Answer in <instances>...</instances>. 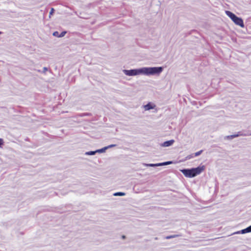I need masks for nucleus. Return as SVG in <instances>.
Segmentation results:
<instances>
[{
  "label": "nucleus",
  "mask_w": 251,
  "mask_h": 251,
  "mask_svg": "<svg viewBox=\"0 0 251 251\" xmlns=\"http://www.w3.org/2000/svg\"><path fill=\"white\" fill-rule=\"evenodd\" d=\"M204 169L205 167L202 166L191 169H183L181 170L180 171L186 177H193L201 174L204 171Z\"/></svg>",
  "instance_id": "f257e3e1"
},
{
  "label": "nucleus",
  "mask_w": 251,
  "mask_h": 251,
  "mask_svg": "<svg viewBox=\"0 0 251 251\" xmlns=\"http://www.w3.org/2000/svg\"><path fill=\"white\" fill-rule=\"evenodd\" d=\"M226 13L236 25H239L241 27H244V22L241 18L237 17L234 14L230 11H226Z\"/></svg>",
  "instance_id": "f03ea898"
},
{
  "label": "nucleus",
  "mask_w": 251,
  "mask_h": 251,
  "mask_svg": "<svg viewBox=\"0 0 251 251\" xmlns=\"http://www.w3.org/2000/svg\"><path fill=\"white\" fill-rule=\"evenodd\" d=\"M163 70L162 67H152L143 68V73L146 75H154L160 73Z\"/></svg>",
  "instance_id": "7ed1b4c3"
},
{
  "label": "nucleus",
  "mask_w": 251,
  "mask_h": 251,
  "mask_svg": "<svg viewBox=\"0 0 251 251\" xmlns=\"http://www.w3.org/2000/svg\"><path fill=\"white\" fill-rule=\"evenodd\" d=\"M142 73H143V69L140 70H125V74L129 76L136 75Z\"/></svg>",
  "instance_id": "20e7f679"
},
{
  "label": "nucleus",
  "mask_w": 251,
  "mask_h": 251,
  "mask_svg": "<svg viewBox=\"0 0 251 251\" xmlns=\"http://www.w3.org/2000/svg\"><path fill=\"white\" fill-rule=\"evenodd\" d=\"M172 163V161H167V162H163V163H158V164H149V166H151V167H153V166H163V165H169V164H171Z\"/></svg>",
  "instance_id": "39448f33"
},
{
  "label": "nucleus",
  "mask_w": 251,
  "mask_h": 251,
  "mask_svg": "<svg viewBox=\"0 0 251 251\" xmlns=\"http://www.w3.org/2000/svg\"><path fill=\"white\" fill-rule=\"evenodd\" d=\"M155 105L152 103H149L147 104L144 106L145 110H149L151 109H153L155 107Z\"/></svg>",
  "instance_id": "423d86ee"
},
{
  "label": "nucleus",
  "mask_w": 251,
  "mask_h": 251,
  "mask_svg": "<svg viewBox=\"0 0 251 251\" xmlns=\"http://www.w3.org/2000/svg\"><path fill=\"white\" fill-rule=\"evenodd\" d=\"M174 143V140H171L164 142L162 145L163 147H169L170 146H171Z\"/></svg>",
  "instance_id": "0eeeda50"
},
{
  "label": "nucleus",
  "mask_w": 251,
  "mask_h": 251,
  "mask_svg": "<svg viewBox=\"0 0 251 251\" xmlns=\"http://www.w3.org/2000/svg\"><path fill=\"white\" fill-rule=\"evenodd\" d=\"M203 151L202 150H201L198 152H196L195 154H194V156H198L199 155H200L202 152Z\"/></svg>",
  "instance_id": "6e6552de"
},
{
  "label": "nucleus",
  "mask_w": 251,
  "mask_h": 251,
  "mask_svg": "<svg viewBox=\"0 0 251 251\" xmlns=\"http://www.w3.org/2000/svg\"><path fill=\"white\" fill-rule=\"evenodd\" d=\"M249 232L248 227L241 230V233L244 234Z\"/></svg>",
  "instance_id": "1a4fd4ad"
},
{
  "label": "nucleus",
  "mask_w": 251,
  "mask_h": 251,
  "mask_svg": "<svg viewBox=\"0 0 251 251\" xmlns=\"http://www.w3.org/2000/svg\"><path fill=\"white\" fill-rule=\"evenodd\" d=\"M53 35L55 37H59V34L58 31H55L53 33Z\"/></svg>",
  "instance_id": "9d476101"
},
{
  "label": "nucleus",
  "mask_w": 251,
  "mask_h": 251,
  "mask_svg": "<svg viewBox=\"0 0 251 251\" xmlns=\"http://www.w3.org/2000/svg\"><path fill=\"white\" fill-rule=\"evenodd\" d=\"M115 196H124L125 195V193L122 192H118L115 194H114Z\"/></svg>",
  "instance_id": "9b49d317"
},
{
  "label": "nucleus",
  "mask_w": 251,
  "mask_h": 251,
  "mask_svg": "<svg viewBox=\"0 0 251 251\" xmlns=\"http://www.w3.org/2000/svg\"><path fill=\"white\" fill-rule=\"evenodd\" d=\"M194 156H195L194 154L189 155L187 156H186V159H190L194 157Z\"/></svg>",
  "instance_id": "f8f14e48"
},
{
  "label": "nucleus",
  "mask_w": 251,
  "mask_h": 251,
  "mask_svg": "<svg viewBox=\"0 0 251 251\" xmlns=\"http://www.w3.org/2000/svg\"><path fill=\"white\" fill-rule=\"evenodd\" d=\"M238 136V135H230V136H227V138L228 139H232L234 137H236Z\"/></svg>",
  "instance_id": "ddd939ff"
},
{
  "label": "nucleus",
  "mask_w": 251,
  "mask_h": 251,
  "mask_svg": "<svg viewBox=\"0 0 251 251\" xmlns=\"http://www.w3.org/2000/svg\"><path fill=\"white\" fill-rule=\"evenodd\" d=\"M66 33V31H63L61 33V34H59V37H63L65 34Z\"/></svg>",
  "instance_id": "4468645a"
},
{
  "label": "nucleus",
  "mask_w": 251,
  "mask_h": 251,
  "mask_svg": "<svg viewBox=\"0 0 251 251\" xmlns=\"http://www.w3.org/2000/svg\"><path fill=\"white\" fill-rule=\"evenodd\" d=\"M54 10L53 8H51L50 12V17L54 13Z\"/></svg>",
  "instance_id": "2eb2a0df"
},
{
  "label": "nucleus",
  "mask_w": 251,
  "mask_h": 251,
  "mask_svg": "<svg viewBox=\"0 0 251 251\" xmlns=\"http://www.w3.org/2000/svg\"><path fill=\"white\" fill-rule=\"evenodd\" d=\"M3 140L2 139L0 138V147L3 144Z\"/></svg>",
  "instance_id": "dca6fc26"
},
{
  "label": "nucleus",
  "mask_w": 251,
  "mask_h": 251,
  "mask_svg": "<svg viewBox=\"0 0 251 251\" xmlns=\"http://www.w3.org/2000/svg\"><path fill=\"white\" fill-rule=\"evenodd\" d=\"M95 152H96L95 151H90V152H87V153L89 155H94V154H95Z\"/></svg>",
  "instance_id": "f3484780"
},
{
  "label": "nucleus",
  "mask_w": 251,
  "mask_h": 251,
  "mask_svg": "<svg viewBox=\"0 0 251 251\" xmlns=\"http://www.w3.org/2000/svg\"><path fill=\"white\" fill-rule=\"evenodd\" d=\"M176 237L175 235H173V236H167L166 237V239H170V238H174Z\"/></svg>",
  "instance_id": "a211bd4d"
},
{
  "label": "nucleus",
  "mask_w": 251,
  "mask_h": 251,
  "mask_svg": "<svg viewBox=\"0 0 251 251\" xmlns=\"http://www.w3.org/2000/svg\"><path fill=\"white\" fill-rule=\"evenodd\" d=\"M249 232H251V226L248 227Z\"/></svg>",
  "instance_id": "6ab92c4d"
},
{
  "label": "nucleus",
  "mask_w": 251,
  "mask_h": 251,
  "mask_svg": "<svg viewBox=\"0 0 251 251\" xmlns=\"http://www.w3.org/2000/svg\"><path fill=\"white\" fill-rule=\"evenodd\" d=\"M114 146H115V145H110L109 147H114Z\"/></svg>",
  "instance_id": "aec40b11"
},
{
  "label": "nucleus",
  "mask_w": 251,
  "mask_h": 251,
  "mask_svg": "<svg viewBox=\"0 0 251 251\" xmlns=\"http://www.w3.org/2000/svg\"><path fill=\"white\" fill-rule=\"evenodd\" d=\"M122 238H123V239H125V236L123 235V236H122Z\"/></svg>",
  "instance_id": "412c9836"
},
{
  "label": "nucleus",
  "mask_w": 251,
  "mask_h": 251,
  "mask_svg": "<svg viewBox=\"0 0 251 251\" xmlns=\"http://www.w3.org/2000/svg\"><path fill=\"white\" fill-rule=\"evenodd\" d=\"M1 34V32L0 31V34Z\"/></svg>",
  "instance_id": "4be33fe9"
}]
</instances>
